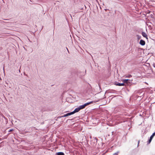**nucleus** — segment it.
<instances>
[{
	"mask_svg": "<svg viewBox=\"0 0 155 155\" xmlns=\"http://www.w3.org/2000/svg\"><path fill=\"white\" fill-rule=\"evenodd\" d=\"M137 37H138V39H140V38H141V36H139L138 35H137Z\"/></svg>",
	"mask_w": 155,
	"mask_h": 155,
	"instance_id": "nucleus-15",
	"label": "nucleus"
},
{
	"mask_svg": "<svg viewBox=\"0 0 155 155\" xmlns=\"http://www.w3.org/2000/svg\"><path fill=\"white\" fill-rule=\"evenodd\" d=\"M132 80H130V79H124L123 80V82L124 84H127L129 85V84L132 83Z\"/></svg>",
	"mask_w": 155,
	"mask_h": 155,
	"instance_id": "nucleus-1",
	"label": "nucleus"
},
{
	"mask_svg": "<svg viewBox=\"0 0 155 155\" xmlns=\"http://www.w3.org/2000/svg\"><path fill=\"white\" fill-rule=\"evenodd\" d=\"M72 114V112H71L70 113H67V114H64V115H63L62 116H61L60 117H67L68 116L71 115Z\"/></svg>",
	"mask_w": 155,
	"mask_h": 155,
	"instance_id": "nucleus-2",
	"label": "nucleus"
},
{
	"mask_svg": "<svg viewBox=\"0 0 155 155\" xmlns=\"http://www.w3.org/2000/svg\"><path fill=\"white\" fill-rule=\"evenodd\" d=\"M139 43L141 45H142V46H143V45H145V42L142 39H141V40H140V41Z\"/></svg>",
	"mask_w": 155,
	"mask_h": 155,
	"instance_id": "nucleus-4",
	"label": "nucleus"
},
{
	"mask_svg": "<svg viewBox=\"0 0 155 155\" xmlns=\"http://www.w3.org/2000/svg\"><path fill=\"white\" fill-rule=\"evenodd\" d=\"M80 110L79 107H77V108H75L74 109V111H73L72 112H71L72 114H74V113H75L76 112H78Z\"/></svg>",
	"mask_w": 155,
	"mask_h": 155,
	"instance_id": "nucleus-3",
	"label": "nucleus"
},
{
	"mask_svg": "<svg viewBox=\"0 0 155 155\" xmlns=\"http://www.w3.org/2000/svg\"><path fill=\"white\" fill-rule=\"evenodd\" d=\"M24 74L25 75V76H28L27 75V74H25V73H24Z\"/></svg>",
	"mask_w": 155,
	"mask_h": 155,
	"instance_id": "nucleus-18",
	"label": "nucleus"
},
{
	"mask_svg": "<svg viewBox=\"0 0 155 155\" xmlns=\"http://www.w3.org/2000/svg\"><path fill=\"white\" fill-rule=\"evenodd\" d=\"M3 69L4 71V68H3Z\"/></svg>",
	"mask_w": 155,
	"mask_h": 155,
	"instance_id": "nucleus-21",
	"label": "nucleus"
},
{
	"mask_svg": "<svg viewBox=\"0 0 155 155\" xmlns=\"http://www.w3.org/2000/svg\"><path fill=\"white\" fill-rule=\"evenodd\" d=\"M155 135V132L152 134V135L150 137L152 139Z\"/></svg>",
	"mask_w": 155,
	"mask_h": 155,
	"instance_id": "nucleus-10",
	"label": "nucleus"
},
{
	"mask_svg": "<svg viewBox=\"0 0 155 155\" xmlns=\"http://www.w3.org/2000/svg\"><path fill=\"white\" fill-rule=\"evenodd\" d=\"M24 74L25 75V76H28L27 75V74H25V73H24Z\"/></svg>",
	"mask_w": 155,
	"mask_h": 155,
	"instance_id": "nucleus-19",
	"label": "nucleus"
},
{
	"mask_svg": "<svg viewBox=\"0 0 155 155\" xmlns=\"http://www.w3.org/2000/svg\"><path fill=\"white\" fill-rule=\"evenodd\" d=\"M132 77V75L131 74H129L128 75L126 76L125 77L127 78H130Z\"/></svg>",
	"mask_w": 155,
	"mask_h": 155,
	"instance_id": "nucleus-12",
	"label": "nucleus"
},
{
	"mask_svg": "<svg viewBox=\"0 0 155 155\" xmlns=\"http://www.w3.org/2000/svg\"><path fill=\"white\" fill-rule=\"evenodd\" d=\"M92 103H93V101H91V102H89L87 103L84 104V105L85 107L89 105L90 104H92Z\"/></svg>",
	"mask_w": 155,
	"mask_h": 155,
	"instance_id": "nucleus-7",
	"label": "nucleus"
},
{
	"mask_svg": "<svg viewBox=\"0 0 155 155\" xmlns=\"http://www.w3.org/2000/svg\"><path fill=\"white\" fill-rule=\"evenodd\" d=\"M79 107L80 110L82 109L85 107L84 104L79 106Z\"/></svg>",
	"mask_w": 155,
	"mask_h": 155,
	"instance_id": "nucleus-9",
	"label": "nucleus"
},
{
	"mask_svg": "<svg viewBox=\"0 0 155 155\" xmlns=\"http://www.w3.org/2000/svg\"><path fill=\"white\" fill-rule=\"evenodd\" d=\"M119 153V152H117L116 153H114L113 155H117Z\"/></svg>",
	"mask_w": 155,
	"mask_h": 155,
	"instance_id": "nucleus-13",
	"label": "nucleus"
},
{
	"mask_svg": "<svg viewBox=\"0 0 155 155\" xmlns=\"http://www.w3.org/2000/svg\"><path fill=\"white\" fill-rule=\"evenodd\" d=\"M142 35L143 37L146 38H147V35H146L145 32H142Z\"/></svg>",
	"mask_w": 155,
	"mask_h": 155,
	"instance_id": "nucleus-6",
	"label": "nucleus"
},
{
	"mask_svg": "<svg viewBox=\"0 0 155 155\" xmlns=\"http://www.w3.org/2000/svg\"><path fill=\"white\" fill-rule=\"evenodd\" d=\"M95 139L96 140V142H97V138H95Z\"/></svg>",
	"mask_w": 155,
	"mask_h": 155,
	"instance_id": "nucleus-20",
	"label": "nucleus"
},
{
	"mask_svg": "<svg viewBox=\"0 0 155 155\" xmlns=\"http://www.w3.org/2000/svg\"><path fill=\"white\" fill-rule=\"evenodd\" d=\"M68 52L69 53V51L68 50Z\"/></svg>",
	"mask_w": 155,
	"mask_h": 155,
	"instance_id": "nucleus-23",
	"label": "nucleus"
},
{
	"mask_svg": "<svg viewBox=\"0 0 155 155\" xmlns=\"http://www.w3.org/2000/svg\"><path fill=\"white\" fill-rule=\"evenodd\" d=\"M56 155H64V153L62 152H59L57 153H56Z\"/></svg>",
	"mask_w": 155,
	"mask_h": 155,
	"instance_id": "nucleus-8",
	"label": "nucleus"
},
{
	"mask_svg": "<svg viewBox=\"0 0 155 155\" xmlns=\"http://www.w3.org/2000/svg\"><path fill=\"white\" fill-rule=\"evenodd\" d=\"M140 142V140H139L138 141L137 147H138L139 146V143Z\"/></svg>",
	"mask_w": 155,
	"mask_h": 155,
	"instance_id": "nucleus-16",
	"label": "nucleus"
},
{
	"mask_svg": "<svg viewBox=\"0 0 155 155\" xmlns=\"http://www.w3.org/2000/svg\"><path fill=\"white\" fill-rule=\"evenodd\" d=\"M152 139V138L150 137V139L147 142V144H149L151 142Z\"/></svg>",
	"mask_w": 155,
	"mask_h": 155,
	"instance_id": "nucleus-11",
	"label": "nucleus"
},
{
	"mask_svg": "<svg viewBox=\"0 0 155 155\" xmlns=\"http://www.w3.org/2000/svg\"><path fill=\"white\" fill-rule=\"evenodd\" d=\"M13 129H10V130H9L8 132H11V131H13Z\"/></svg>",
	"mask_w": 155,
	"mask_h": 155,
	"instance_id": "nucleus-14",
	"label": "nucleus"
},
{
	"mask_svg": "<svg viewBox=\"0 0 155 155\" xmlns=\"http://www.w3.org/2000/svg\"><path fill=\"white\" fill-rule=\"evenodd\" d=\"M153 66L154 67V68H155V63H153Z\"/></svg>",
	"mask_w": 155,
	"mask_h": 155,
	"instance_id": "nucleus-17",
	"label": "nucleus"
},
{
	"mask_svg": "<svg viewBox=\"0 0 155 155\" xmlns=\"http://www.w3.org/2000/svg\"><path fill=\"white\" fill-rule=\"evenodd\" d=\"M114 84L117 86H124V83H119L118 82H116L115 84Z\"/></svg>",
	"mask_w": 155,
	"mask_h": 155,
	"instance_id": "nucleus-5",
	"label": "nucleus"
},
{
	"mask_svg": "<svg viewBox=\"0 0 155 155\" xmlns=\"http://www.w3.org/2000/svg\"><path fill=\"white\" fill-rule=\"evenodd\" d=\"M66 49H67V50H68V48H66Z\"/></svg>",
	"mask_w": 155,
	"mask_h": 155,
	"instance_id": "nucleus-22",
	"label": "nucleus"
}]
</instances>
